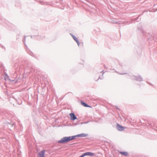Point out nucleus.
<instances>
[{
    "instance_id": "f257e3e1",
    "label": "nucleus",
    "mask_w": 157,
    "mask_h": 157,
    "mask_svg": "<svg viewBox=\"0 0 157 157\" xmlns=\"http://www.w3.org/2000/svg\"><path fill=\"white\" fill-rule=\"evenodd\" d=\"M88 135V134L82 133L76 135L75 136L65 137L62 138L60 140L58 141V143H66L75 139V137H85L87 136Z\"/></svg>"
},
{
    "instance_id": "f03ea898",
    "label": "nucleus",
    "mask_w": 157,
    "mask_h": 157,
    "mask_svg": "<svg viewBox=\"0 0 157 157\" xmlns=\"http://www.w3.org/2000/svg\"><path fill=\"white\" fill-rule=\"evenodd\" d=\"M94 154L91 152H87L81 155L82 157H84L85 156L89 155L92 156L94 155Z\"/></svg>"
},
{
    "instance_id": "7ed1b4c3",
    "label": "nucleus",
    "mask_w": 157,
    "mask_h": 157,
    "mask_svg": "<svg viewBox=\"0 0 157 157\" xmlns=\"http://www.w3.org/2000/svg\"><path fill=\"white\" fill-rule=\"evenodd\" d=\"M45 151L44 150L41 151L39 153L38 155V157H45Z\"/></svg>"
},
{
    "instance_id": "20e7f679",
    "label": "nucleus",
    "mask_w": 157,
    "mask_h": 157,
    "mask_svg": "<svg viewBox=\"0 0 157 157\" xmlns=\"http://www.w3.org/2000/svg\"><path fill=\"white\" fill-rule=\"evenodd\" d=\"M117 129L119 131H122L125 129V127L120 125L119 124H117Z\"/></svg>"
},
{
    "instance_id": "39448f33",
    "label": "nucleus",
    "mask_w": 157,
    "mask_h": 157,
    "mask_svg": "<svg viewBox=\"0 0 157 157\" xmlns=\"http://www.w3.org/2000/svg\"><path fill=\"white\" fill-rule=\"evenodd\" d=\"M71 119L72 120H74L76 119V117L75 116L74 113H71L70 114Z\"/></svg>"
},
{
    "instance_id": "423d86ee",
    "label": "nucleus",
    "mask_w": 157,
    "mask_h": 157,
    "mask_svg": "<svg viewBox=\"0 0 157 157\" xmlns=\"http://www.w3.org/2000/svg\"><path fill=\"white\" fill-rule=\"evenodd\" d=\"M71 36L77 42L78 45L79 46V42L77 38L73 35H71Z\"/></svg>"
},
{
    "instance_id": "0eeeda50",
    "label": "nucleus",
    "mask_w": 157,
    "mask_h": 157,
    "mask_svg": "<svg viewBox=\"0 0 157 157\" xmlns=\"http://www.w3.org/2000/svg\"><path fill=\"white\" fill-rule=\"evenodd\" d=\"M81 104L84 107H91L90 106L88 105L86 103L82 101L81 102Z\"/></svg>"
},
{
    "instance_id": "6e6552de",
    "label": "nucleus",
    "mask_w": 157,
    "mask_h": 157,
    "mask_svg": "<svg viewBox=\"0 0 157 157\" xmlns=\"http://www.w3.org/2000/svg\"><path fill=\"white\" fill-rule=\"evenodd\" d=\"M120 153L121 155L125 156H128V153L127 152H120Z\"/></svg>"
},
{
    "instance_id": "1a4fd4ad",
    "label": "nucleus",
    "mask_w": 157,
    "mask_h": 157,
    "mask_svg": "<svg viewBox=\"0 0 157 157\" xmlns=\"http://www.w3.org/2000/svg\"><path fill=\"white\" fill-rule=\"evenodd\" d=\"M79 157H81V155L80 156H79Z\"/></svg>"
}]
</instances>
